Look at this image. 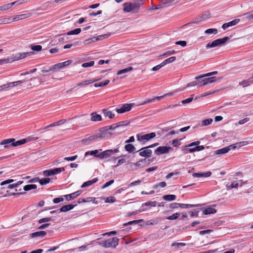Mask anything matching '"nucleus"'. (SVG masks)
I'll return each mask as SVG.
<instances>
[{"instance_id":"obj_1","label":"nucleus","mask_w":253,"mask_h":253,"mask_svg":"<svg viewBox=\"0 0 253 253\" xmlns=\"http://www.w3.org/2000/svg\"><path fill=\"white\" fill-rule=\"evenodd\" d=\"M143 4L142 0H137L134 2H125L123 3V11L125 12L136 13L138 12L140 7Z\"/></svg>"},{"instance_id":"obj_2","label":"nucleus","mask_w":253,"mask_h":253,"mask_svg":"<svg viewBox=\"0 0 253 253\" xmlns=\"http://www.w3.org/2000/svg\"><path fill=\"white\" fill-rule=\"evenodd\" d=\"M33 54H34V52L32 51L18 53L16 54H12L10 57L7 58V59L1 60V62L0 63H1L2 61H4L5 63H11L13 61L23 59L27 56H29Z\"/></svg>"},{"instance_id":"obj_3","label":"nucleus","mask_w":253,"mask_h":253,"mask_svg":"<svg viewBox=\"0 0 253 253\" xmlns=\"http://www.w3.org/2000/svg\"><path fill=\"white\" fill-rule=\"evenodd\" d=\"M19 142H20V140L15 141L14 138H9L0 142V145H3L5 148H7L10 147H16L21 145V144L18 143Z\"/></svg>"},{"instance_id":"obj_4","label":"nucleus","mask_w":253,"mask_h":253,"mask_svg":"<svg viewBox=\"0 0 253 253\" xmlns=\"http://www.w3.org/2000/svg\"><path fill=\"white\" fill-rule=\"evenodd\" d=\"M229 40V37H225L222 39H218L210 42L206 45L207 48L215 47L225 43Z\"/></svg>"},{"instance_id":"obj_5","label":"nucleus","mask_w":253,"mask_h":253,"mask_svg":"<svg viewBox=\"0 0 253 253\" xmlns=\"http://www.w3.org/2000/svg\"><path fill=\"white\" fill-rule=\"evenodd\" d=\"M119 241L118 238L113 237L105 240L102 243V245L105 248H116L118 245Z\"/></svg>"},{"instance_id":"obj_6","label":"nucleus","mask_w":253,"mask_h":253,"mask_svg":"<svg viewBox=\"0 0 253 253\" xmlns=\"http://www.w3.org/2000/svg\"><path fill=\"white\" fill-rule=\"evenodd\" d=\"M134 103H126L122 105L120 108H116V112L119 114L124 113L131 109Z\"/></svg>"},{"instance_id":"obj_7","label":"nucleus","mask_w":253,"mask_h":253,"mask_svg":"<svg viewBox=\"0 0 253 253\" xmlns=\"http://www.w3.org/2000/svg\"><path fill=\"white\" fill-rule=\"evenodd\" d=\"M112 133L109 132L105 127H102L99 129V132L97 133V137L100 139L107 138L112 135Z\"/></svg>"},{"instance_id":"obj_8","label":"nucleus","mask_w":253,"mask_h":253,"mask_svg":"<svg viewBox=\"0 0 253 253\" xmlns=\"http://www.w3.org/2000/svg\"><path fill=\"white\" fill-rule=\"evenodd\" d=\"M171 150H172V148L170 147L160 146L155 150V153L157 155H160L168 153Z\"/></svg>"},{"instance_id":"obj_9","label":"nucleus","mask_w":253,"mask_h":253,"mask_svg":"<svg viewBox=\"0 0 253 253\" xmlns=\"http://www.w3.org/2000/svg\"><path fill=\"white\" fill-rule=\"evenodd\" d=\"M139 155L141 157L149 158L151 157L152 152L148 147H145L141 148L139 151Z\"/></svg>"},{"instance_id":"obj_10","label":"nucleus","mask_w":253,"mask_h":253,"mask_svg":"<svg viewBox=\"0 0 253 253\" xmlns=\"http://www.w3.org/2000/svg\"><path fill=\"white\" fill-rule=\"evenodd\" d=\"M150 163V160L146 159L141 160L134 164V166L137 168H143L147 167Z\"/></svg>"},{"instance_id":"obj_11","label":"nucleus","mask_w":253,"mask_h":253,"mask_svg":"<svg viewBox=\"0 0 253 253\" xmlns=\"http://www.w3.org/2000/svg\"><path fill=\"white\" fill-rule=\"evenodd\" d=\"M31 15H32V14L31 13H27L15 15L12 18V22L17 21L20 20H22V19H24L30 17Z\"/></svg>"},{"instance_id":"obj_12","label":"nucleus","mask_w":253,"mask_h":253,"mask_svg":"<svg viewBox=\"0 0 253 253\" xmlns=\"http://www.w3.org/2000/svg\"><path fill=\"white\" fill-rule=\"evenodd\" d=\"M112 155V149H109L99 153V158L100 159H104L110 157Z\"/></svg>"},{"instance_id":"obj_13","label":"nucleus","mask_w":253,"mask_h":253,"mask_svg":"<svg viewBox=\"0 0 253 253\" xmlns=\"http://www.w3.org/2000/svg\"><path fill=\"white\" fill-rule=\"evenodd\" d=\"M239 21H240L239 19H234L228 23H224L222 25V28L223 30H225L229 27H231V26L236 25L239 22Z\"/></svg>"},{"instance_id":"obj_14","label":"nucleus","mask_w":253,"mask_h":253,"mask_svg":"<svg viewBox=\"0 0 253 253\" xmlns=\"http://www.w3.org/2000/svg\"><path fill=\"white\" fill-rule=\"evenodd\" d=\"M156 136V133L155 132H151L150 133L146 134L141 136L140 138L137 136L138 140H146L148 141Z\"/></svg>"},{"instance_id":"obj_15","label":"nucleus","mask_w":253,"mask_h":253,"mask_svg":"<svg viewBox=\"0 0 253 253\" xmlns=\"http://www.w3.org/2000/svg\"><path fill=\"white\" fill-rule=\"evenodd\" d=\"M211 174V172L210 171L205 172H194L192 174L194 177H209Z\"/></svg>"},{"instance_id":"obj_16","label":"nucleus","mask_w":253,"mask_h":253,"mask_svg":"<svg viewBox=\"0 0 253 253\" xmlns=\"http://www.w3.org/2000/svg\"><path fill=\"white\" fill-rule=\"evenodd\" d=\"M101 149L95 150L92 151H88L85 153V156L87 157L88 155L93 156L95 157L98 158L99 156V151H101Z\"/></svg>"},{"instance_id":"obj_17","label":"nucleus","mask_w":253,"mask_h":253,"mask_svg":"<svg viewBox=\"0 0 253 253\" xmlns=\"http://www.w3.org/2000/svg\"><path fill=\"white\" fill-rule=\"evenodd\" d=\"M217 80V79L215 77H212L207 78L203 79L202 81H203V84L202 85L205 86L209 84H211L213 82H215Z\"/></svg>"},{"instance_id":"obj_18","label":"nucleus","mask_w":253,"mask_h":253,"mask_svg":"<svg viewBox=\"0 0 253 253\" xmlns=\"http://www.w3.org/2000/svg\"><path fill=\"white\" fill-rule=\"evenodd\" d=\"M66 122V120H61L58 122L53 123L48 126H46L44 127H43L42 128H41L40 129L41 130V129H47L50 127L59 126V125L64 124Z\"/></svg>"},{"instance_id":"obj_19","label":"nucleus","mask_w":253,"mask_h":253,"mask_svg":"<svg viewBox=\"0 0 253 253\" xmlns=\"http://www.w3.org/2000/svg\"><path fill=\"white\" fill-rule=\"evenodd\" d=\"M39 139L38 137H33V136H29L25 139H22L20 140V142H18V144H21V145L24 144L27 142L37 140Z\"/></svg>"},{"instance_id":"obj_20","label":"nucleus","mask_w":253,"mask_h":253,"mask_svg":"<svg viewBox=\"0 0 253 253\" xmlns=\"http://www.w3.org/2000/svg\"><path fill=\"white\" fill-rule=\"evenodd\" d=\"M163 97H164V96H157V97H154L151 99H147L146 100H145V101L143 102L142 103H140L139 104V105H145L147 103H152L156 100H160Z\"/></svg>"},{"instance_id":"obj_21","label":"nucleus","mask_w":253,"mask_h":253,"mask_svg":"<svg viewBox=\"0 0 253 253\" xmlns=\"http://www.w3.org/2000/svg\"><path fill=\"white\" fill-rule=\"evenodd\" d=\"M216 212V210L211 207L203 209V212L204 214H213Z\"/></svg>"},{"instance_id":"obj_22","label":"nucleus","mask_w":253,"mask_h":253,"mask_svg":"<svg viewBox=\"0 0 253 253\" xmlns=\"http://www.w3.org/2000/svg\"><path fill=\"white\" fill-rule=\"evenodd\" d=\"M252 84H253V80L252 78H249L240 82L239 85L242 86L243 87H245L250 85Z\"/></svg>"},{"instance_id":"obj_23","label":"nucleus","mask_w":253,"mask_h":253,"mask_svg":"<svg viewBox=\"0 0 253 253\" xmlns=\"http://www.w3.org/2000/svg\"><path fill=\"white\" fill-rule=\"evenodd\" d=\"M98 80H99V79H91V80H85L82 83H80L78 84L77 85L78 86H85V85H88L89 84L95 83Z\"/></svg>"},{"instance_id":"obj_24","label":"nucleus","mask_w":253,"mask_h":253,"mask_svg":"<svg viewBox=\"0 0 253 253\" xmlns=\"http://www.w3.org/2000/svg\"><path fill=\"white\" fill-rule=\"evenodd\" d=\"M97 178H94L91 180H88L87 181H86L84 182L81 186L82 188H84L86 187L89 186L91 185L92 184L96 183L98 181Z\"/></svg>"},{"instance_id":"obj_25","label":"nucleus","mask_w":253,"mask_h":253,"mask_svg":"<svg viewBox=\"0 0 253 253\" xmlns=\"http://www.w3.org/2000/svg\"><path fill=\"white\" fill-rule=\"evenodd\" d=\"M91 120L93 122L100 121L102 117L100 115L97 114L96 112H93L91 114Z\"/></svg>"},{"instance_id":"obj_26","label":"nucleus","mask_w":253,"mask_h":253,"mask_svg":"<svg viewBox=\"0 0 253 253\" xmlns=\"http://www.w3.org/2000/svg\"><path fill=\"white\" fill-rule=\"evenodd\" d=\"M46 233L45 231H40L32 233L31 234V237L33 238H35V237H43L46 235Z\"/></svg>"},{"instance_id":"obj_27","label":"nucleus","mask_w":253,"mask_h":253,"mask_svg":"<svg viewBox=\"0 0 253 253\" xmlns=\"http://www.w3.org/2000/svg\"><path fill=\"white\" fill-rule=\"evenodd\" d=\"M229 151L228 148L226 147L222 148L221 149L217 150L214 152V155H222L227 153Z\"/></svg>"},{"instance_id":"obj_28","label":"nucleus","mask_w":253,"mask_h":253,"mask_svg":"<svg viewBox=\"0 0 253 253\" xmlns=\"http://www.w3.org/2000/svg\"><path fill=\"white\" fill-rule=\"evenodd\" d=\"M74 206V205L71 204L64 206L60 208V212H66L72 210Z\"/></svg>"},{"instance_id":"obj_29","label":"nucleus","mask_w":253,"mask_h":253,"mask_svg":"<svg viewBox=\"0 0 253 253\" xmlns=\"http://www.w3.org/2000/svg\"><path fill=\"white\" fill-rule=\"evenodd\" d=\"M102 112L105 117H108L110 119H112L115 117V114L107 109H103Z\"/></svg>"},{"instance_id":"obj_30","label":"nucleus","mask_w":253,"mask_h":253,"mask_svg":"<svg viewBox=\"0 0 253 253\" xmlns=\"http://www.w3.org/2000/svg\"><path fill=\"white\" fill-rule=\"evenodd\" d=\"M157 205V202L156 201H149L144 203H143L141 205V207L143 208L144 207H156Z\"/></svg>"},{"instance_id":"obj_31","label":"nucleus","mask_w":253,"mask_h":253,"mask_svg":"<svg viewBox=\"0 0 253 253\" xmlns=\"http://www.w3.org/2000/svg\"><path fill=\"white\" fill-rule=\"evenodd\" d=\"M12 22L11 17H2L0 18V25L2 24L9 23Z\"/></svg>"},{"instance_id":"obj_32","label":"nucleus","mask_w":253,"mask_h":253,"mask_svg":"<svg viewBox=\"0 0 253 253\" xmlns=\"http://www.w3.org/2000/svg\"><path fill=\"white\" fill-rule=\"evenodd\" d=\"M199 206H201V204H180V207L182 209H186L189 208H193V207H198Z\"/></svg>"},{"instance_id":"obj_33","label":"nucleus","mask_w":253,"mask_h":253,"mask_svg":"<svg viewBox=\"0 0 253 253\" xmlns=\"http://www.w3.org/2000/svg\"><path fill=\"white\" fill-rule=\"evenodd\" d=\"M163 198L165 201H171L175 200L176 197L175 195H166L163 196Z\"/></svg>"},{"instance_id":"obj_34","label":"nucleus","mask_w":253,"mask_h":253,"mask_svg":"<svg viewBox=\"0 0 253 253\" xmlns=\"http://www.w3.org/2000/svg\"><path fill=\"white\" fill-rule=\"evenodd\" d=\"M125 148L126 151L129 153H132L135 150V147L132 144H127L125 146Z\"/></svg>"},{"instance_id":"obj_35","label":"nucleus","mask_w":253,"mask_h":253,"mask_svg":"<svg viewBox=\"0 0 253 253\" xmlns=\"http://www.w3.org/2000/svg\"><path fill=\"white\" fill-rule=\"evenodd\" d=\"M217 74V71H214V72H210V73H207V74H204V75H202L197 76V77H196L195 78V79H201V78H203L206 77H208V76H212V75H216Z\"/></svg>"},{"instance_id":"obj_36","label":"nucleus","mask_w":253,"mask_h":253,"mask_svg":"<svg viewBox=\"0 0 253 253\" xmlns=\"http://www.w3.org/2000/svg\"><path fill=\"white\" fill-rule=\"evenodd\" d=\"M176 60V57L172 56L170 57L165 60H164L162 63L164 66H165L167 64L171 63L174 62Z\"/></svg>"},{"instance_id":"obj_37","label":"nucleus","mask_w":253,"mask_h":253,"mask_svg":"<svg viewBox=\"0 0 253 253\" xmlns=\"http://www.w3.org/2000/svg\"><path fill=\"white\" fill-rule=\"evenodd\" d=\"M13 6L11 3H7L0 6V11H4L10 9Z\"/></svg>"},{"instance_id":"obj_38","label":"nucleus","mask_w":253,"mask_h":253,"mask_svg":"<svg viewBox=\"0 0 253 253\" xmlns=\"http://www.w3.org/2000/svg\"><path fill=\"white\" fill-rule=\"evenodd\" d=\"M99 40V38H91L88 39H86L84 41V43L85 44H88L92 42H94Z\"/></svg>"},{"instance_id":"obj_39","label":"nucleus","mask_w":253,"mask_h":253,"mask_svg":"<svg viewBox=\"0 0 253 253\" xmlns=\"http://www.w3.org/2000/svg\"><path fill=\"white\" fill-rule=\"evenodd\" d=\"M133 70V68L132 67H128L126 68H125V69H122V70H121L120 71H119L117 74L118 75H121V74H125V73H126L129 71H130L131 70Z\"/></svg>"},{"instance_id":"obj_40","label":"nucleus","mask_w":253,"mask_h":253,"mask_svg":"<svg viewBox=\"0 0 253 253\" xmlns=\"http://www.w3.org/2000/svg\"><path fill=\"white\" fill-rule=\"evenodd\" d=\"M37 186L35 184H29V185H25L23 189L25 191H28L31 190L32 189H35L37 188Z\"/></svg>"},{"instance_id":"obj_41","label":"nucleus","mask_w":253,"mask_h":253,"mask_svg":"<svg viewBox=\"0 0 253 253\" xmlns=\"http://www.w3.org/2000/svg\"><path fill=\"white\" fill-rule=\"evenodd\" d=\"M101 199L105 200V203H113L116 202V199L113 196H110L107 198H101Z\"/></svg>"},{"instance_id":"obj_42","label":"nucleus","mask_w":253,"mask_h":253,"mask_svg":"<svg viewBox=\"0 0 253 253\" xmlns=\"http://www.w3.org/2000/svg\"><path fill=\"white\" fill-rule=\"evenodd\" d=\"M180 213L176 212V213H173L171 215L167 217L166 219H168V220H170L176 219L180 216Z\"/></svg>"},{"instance_id":"obj_43","label":"nucleus","mask_w":253,"mask_h":253,"mask_svg":"<svg viewBox=\"0 0 253 253\" xmlns=\"http://www.w3.org/2000/svg\"><path fill=\"white\" fill-rule=\"evenodd\" d=\"M81 29L80 28H77L75 30L69 31L67 33V35H77L81 33Z\"/></svg>"},{"instance_id":"obj_44","label":"nucleus","mask_w":253,"mask_h":253,"mask_svg":"<svg viewBox=\"0 0 253 253\" xmlns=\"http://www.w3.org/2000/svg\"><path fill=\"white\" fill-rule=\"evenodd\" d=\"M50 179L49 178H43L42 179L39 178V183L41 185H45L50 182Z\"/></svg>"},{"instance_id":"obj_45","label":"nucleus","mask_w":253,"mask_h":253,"mask_svg":"<svg viewBox=\"0 0 253 253\" xmlns=\"http://www.w3.org/2000/svg\"><path fill=\"white\" fill-rule=\"evenodd\" d=\"M213 120L212 119H207L203 120L202 122L201 125L200 126H206L211 124Z\"/></svg>"},{"instance_id":"obj_46","label":"nucleus","mask_w":253,"mask_h":253,"mask_svg":"<svg viewBox=\"0 0 253 253\" xmlns=\"http://www.w3.org/2000/svg\"><path fill=\"white\" fill-rule=\"evenodd\" d=\"M218 32V31L216 29L213 28V29H209L206 30L205 31V33L207 34H213L214 35L216 34Z\"/></svg>"},{"instance_id":"obj_47","label":"nucleus","mask_w":253,"mask_h":253,"mask_svg":"<svg viewBox=\"0 0 253 253\" xmlns=\"http://www.w3.org/2000/svg\"><path fill=\"white\" fill-rule=\"evenodd\" d=\"M53 174H56L58 173H59L65 170V168L64 167L59 168H55L52 169Z\"/></svg>"},{"instance_id":"obj_48","label":"nucleus","mask_w":253,"mask_h":253,"mask_svg":"<svg viewBox=\"0 0 253 253\" xmlns=\"http://www.w3.org/2000/svg\"><path fill=\"white\" fill-rule=\"evenodd\" d=\"M143 221V219H139V220H133V221H129V222H128L127 223H125L124 224V226H126V225H131V224H137V223H139L142 222Z\"/></svg>"},{"instance_id":"obj_49","label":"nucleus","mask_w":253,"mask_h":253,"mask_svg":"<svg viewBox=\"0 0 253 253\" xmlns=\"http://www.w3.org/2000/svg\"><path fill=\"white\" fill-rule=\"evenodd\" d=\"M43 174L45 176L54 175L52 169H47L43 171Z\"/></svg>"},{"instance_id":"obj_50","label":"nucleus","mask_w":253,"mask_h":253,"mask_svg":"<svg viewBox=\"0 0 253 253\" xmlns=\"http://www.w3.org/2000/svg\"><path fill=\"white\" fill-rule=\"evenodd\" d=\"M31 47L32 50H33L34 51H40L42 50V46L40 45H32Z\"/></svg>"},{"instance_id":"obj_51","label":"nucleus","mask_w":253,"mask_h":253,"mask_svg":"<svg viewBox=\"0 0 253 253\" xmlns=\"http://www.w3.org/2000/svg\"><path fill=\"white\" fill-rule=\"evenodd\" d=\"M51 220H52V218L50 217H44V218H42L39 219L38 221V223L40 224H41L42 223L49 222Z\"/></svg>"},{"instance_id":"obj_52","label":"nucleus","mask_w":253,"mask_h":253,"mask_svg":"<svg viewBox=\"0 0 253 253\" xmlns=\"http://www.w3.org/2000/svg\"><path fill=\"white\" fill-rule=\"evenodd\" d=\"M181 0H164L162 1L164 6L166 4H170L175 1L176 3L179 2Z\"/></svg>"},{"instance_id":"obj_53","label":"nucleus","mask_w":253,"mask_h":253,"mask_svg":"<svg viewBox=\"0 0 253 253\" xmlns=\"http://www.w3.org/2000/svg\"><path fill=\"white\" fill-rule=\"evenodd\" d=\"M180 140H181L180 139H176L172 140L171 141V144L173 145L174 147H178L181 144Z\"/></svg>"},{"instance_id":"obj_54","label":"nucleus","mask_w":253,"mask_h":253,"mask_svg":"<svg viewBox=\"0 0 253 253\" xmlns=\"http://www.w3.org/2000/svg\"><path fill=\"white\" fill-rule=\"evenodd\" d=\"M200 144V141H195V142H192V143L186 145L185 148H186L187 147H193V146L197 147V146H199V145Z\"/></svg>"},{"instance_id":"obj_55","label":"nucleus","mask_w":253,"mask_h":253,"mask_svg":"<svg viewBox=\"0 0 253 253\" xmlns=\"http://www.w3.org/2000/svg\"><path fill=\"white\" fill-rule=\"evenodd\" d=\"M94 64V61H91L89 62L84 63L82 64V66L84 68H87L92 66Z\"/></svg>"},{"instance_id":"obj_56","label":"nucleus","mask_w":253,"mask_h":253,"mask_svg":"<svg viewBox=\"0 0 253 253\" xmlns=\"http://www.w3.org/2000/svg\"><path fill=\"white\" fill-rule=\"evenodd\" d=\"M179 174V172L177 170H175V171L174 172H170L169 173L166 177V178L168 179H169L170 178H171L172 176L174 175H178Z\"/></svg>"},{"instance_id":"obj_57","label":"nucleus","mask_w":253,"mask_h":253,"mask_svg":"<svg viewBox=\"0 0 253 253\" xmlns=\"http://www.w3.org/2000/svg\"><path fill=\"white\" fill-rule=\"evenodd\" d=\"M119 127V126L118 125V123L113 124L111 126H105V128L107 129V130H113L115 129L116 128Z\"/></svg>"},{"instance_id":"obj_58","label":"nucleus","mask_w":253,"mask_h":253,"mask_svg":"<svg viewBox=\"0 0 253 253\" xmlns=\"http://www.w3.org/2000/svg\"><path fill=\"white\" fill-rule=\"evenodd\" d=\"M65 197L66 198V199L68 201L71 200L76 198V196H75L73 193L70 194L66 195L65 196Z\"/></svg>"},{"instance_id":"obj_59","label":"nucleus","mask_w":253,"mask_h":253,"mask_svg":"<svg viewBox=\"0 0 253 253\" xmlns=\"http://www.w3.org/2000/svg\"><path fill=\"white\" fill-rule=\"evenodd\" d=\"M72 60H69L63 62H61V63L62 65L63 68H65L66 67H67L68 66H69L70 64H71L72 63Z\"/></svg>"},{"instance_id":"obj_60","label":"nucleus","mask_w":253,"mask_h":253,"mask_svg":"<svg viewBox=\"0 0 253 253\" xmlns=\"http://www.w3.org/2000/svg\"><path fill=\"white\" fill-rule=\"evenodd\" d=\"M169 207L172 209H177L178 207H180V203H173L170 204Z\"/></svg>"},{"instance_id":"obj_61","label":"nucleus","mask_w":253,"mask_h":253,"mask_svg":"<svg viewBox=\"0 0 253 253\" xmlns=\"http://www.w3.org/2000/svg\"><path fill=\"white\" fill-rule=\"evenodd\" d=\"M175 53V51L173 50H169V51L166 52L164 54H163L162 56H164V57H167L168 56L174 54Z\"/></svg>"},{"instance_id":"obj_62","label":"nucleus","mask_w":253,"mask_h":253,"mask_svg":"<svg viewBox=\"0 0 253 253\" xmlns=\"http://www.w3.org/2000/svg\"><path fill=\"white\" fill-rule=\"evenodd\" d=\"M185 245L186 244L184 243H173L171 244V247H177L179 248L180 247H184Z\"/></svg>"},{"instance_id":"obj_63","label":"nucleus","mask_w":253,"mask_h":253,"mask_svg":"<svg viewBox=\"0 0 253 253\" xmlns=\"http://www.w3.org/2000/svg\"><path fill=\"white\" fill-rule=\"evenodd\" d=\"M199 211H198L197 210H195L193 211H190L189 213H190V216H191V217L198 216Z\"/></svg>"},{"instance_id":"obj_64","label":"nucleus","mask_w":253,"mask_h":253,"mask_svg":"<svg viewBox=\"0 0 253 253\" xmlns=\"http://www.w3.org/2000/svg\"><path fill=\"white\" fill-rule=\"evenodd\" d=\"M244 15L246 16V17L248 20L253 19V11L246 13Z\"/></svg>"}]
</instances>
